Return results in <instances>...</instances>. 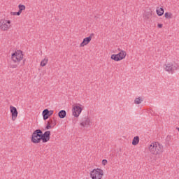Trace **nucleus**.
<instances>
[{"mask_svg":"<svg viewBox=\"0 0 179 179\" xmlns=\"http://www.w3.org/2000/svg\"><path fill=\"white\" fill-rule=\"evenodd\" d=\"M149 151L152 155H160L163 153V146L159 142H153L148 147Z\"/></svg>","mask_w":179,"mask_h":179,"instance_id":"nucleus-1","label":"nucleus"},{"mask_svg":"<svg viewBox=\"0 0 179 179\" xmlns=\"http://www.w3.org/2000/svg\"><path fill=\"white\" fill-rule=\"evenodd\" d=\"M41 134H43V131L40 129H36L33 132L31 138L32 143H40L41 142Z\"/></svg>","mask_w":179,"mask_h":179,"instance_id":"nucleus-2","label":"nucleus"},{"mask_svg":"<svg viewBox=\"0 0 179 179\" xmlns=\"http://www.w3.org/2000/svg\"><path fill=\"white\" fill-rule=\"evenodd\" d=\"M118 50L120 51L118 54L112 55L110 57L111 59H113V61H122V59H124V58L127 57V52L120 48L118 49Z\"/></svg>","mask_w":179,"mask_h":179,"instance_id":"nucleus-3","label":"nucleus"},{"mask_svg":"<svg viewBox=\"0 0 179 179\" xmlns=\"http://www.w3.org/2000/svg\"><path fill=\"white\" fill-rule=\"evenodd\" d=\"M12 61L16 64L23 59V52L21 50H17L11 55Z\"/></svg>","mask_w":179,"mask_h":179,"instance_id":"nucleus-4","label":"nucleus"},{"mask_svg":"<svg viewBox=\"0 0 179 179\" xmlns=\"http://www.w3.org/2000/svg\"><path fill=\"white\" fill-rule=\"evenodd\" d=\"M90 177L92 179H101L103 178V171L100 169H96L90 172Z\"/></svg>","mask_w":179,"mask_h":179,"instance_id":"nucleus-5","label":"nucleus"},{"mask_svg":"<svg viewBox=\"0 0 179 179\" xmlns=\"http://www.w3.org/2000/svg\"><path fill=\"white\" fill-rule=\"evenodd\" d=\"M164 69L166 72H169V73H174V71L178 69V64L171 62L168 63L165 65Z\"/></svg>","mask_w":179,"mask_h":179,"instance_id":"nucleus-6","label":"nucleus"},{"mask_svg":"<svg viewBox=\"0 0 179 179\" xmlns=\"http://www.w3.org/2000/svg\"><path fill=\"white\" fill-rule=\"evenodd\" d=\"M80 125L83 127V128H89L92 125V120L89 116L83 117L80 122Z\"/></svg>","mask_w":179,"mask_h":179,"instance_id":"nucleus-7","label":"nucleus"},{"mask_svg":"<svg viewBox=\"0 0 179 179\" xmlns=\"http://www.w3.org/2000/svg\"><path fill=\"white\" fill-rule=\"evenodd\" d=\"M0 29L3 30V31L9 30V29H10V20H1L0 21Z\"/></svg>","mask_w":179,"mask_h":179,"instance_id":"nucleus-8","label":"nucleus"},{"mask_svg":"<svg viewBox=\"0 0 179 179\" xmlns=\"http://www.w3.org/2000/svg\"><path fill=\"white\" fill-rule=\"evenodd\" d=\"M50 136H51V131H46L43 134H41V141H42L43 143H45L50 141Z\"/></svg>","mask_w":179,"mask_h":179,"instance_id":"nucleus-9","label":"nucleus"},{"mask_svg":"<svg viewBox=\"0 0 179 179\" xmlns=\"http://www.w3.org/2000/svg\"><path fill=\"white\" fill-rule=\"evenodd\" d=\"M72 111L73 115L78 118V117H79V115H80V113H82V108L78 106H73Z\"/></svg>","mask_w":179,"mask_h":179,"instance_id":"nucleus-10","label":"nucleus"},{"mask_svg":"<svg viewBox=\"0 0 179 179\" xmlns=\"http://www.w3.org/2000/svg\"><path fill=\"white\" fill-rule=\"evenodd\" d=\"M10 111L12 115V120L16 121V118H17V109L15 106H10Z\"/></svg>","mask_w":179,"mask_h":179,"instance_id":"nucleus-11","label":"nucleus"},{"mask_svg":"<svg viewBox=\"0 0 179 179\" xmlns=\"http://www.w3.org/2000/svg\"><path fill=\"white\" fill-rule=\"evenodd\" d=\"M52 114H54V110H49L48 109L43 110L42 113L43 120H48V118H50Z\"/></svg>","mask_w":179,"mask_h":179,"instance_id":"nucleus-12","label":"nucleus"},{"mask_svg":"<svg viewBox=\"0 0 179 179\" xmlns=\"http://www.w3.org/2000/svg\"><path fill=\"white\" fill-rule=\"evenodd\" d=\"M92 36H94V34H91L90 36L85 38L83 42L80 44V47H85V45H87V44L92 41Z\"/></svg>","mask_w":179,"mask_h":179,"instance_id":"nucleus-13","label":"nucleus"},{"mask_svg":"<svg viewBox=\"0 0 179 179\" xmlns=\"http://www.w3.org/2000/svg\"><path fill=\"white\" fill-rule=\"evenodd\" d=\"M48 124H50V125H51L54 128V127L57 125V120H55V118L53 117L52 119H50L48 121Z\"/></svg>","mask_w":179,"mask_h":179,"instance_id":"nucleus-14","label":"nucleus"},{"mask_svg":"<svg viewBox=\"0 0 179 179\" xmlns=\"http://www.w3.org/2000/svg\"><path fill=\"white\" fill-rule=\"evenodd\" d=\"M58 115L59 118H65L66 117V111L62 110L59 112Z\"/></svg>","mask_w":179,"mask_h":179,"instance_id":"nucleus-15","label":"nucleus"},{"mask_svg":"<svg viewBox=\"0 0 179 179\" xmlns=\"http://www.w3.org/2000/svg\"><path fill=\"white\" fill-rule=\"evenodd\" d=\"M138 143H139V136H136L133 138L132 145H134V146H136Z\"/></svg>","mask_w":179,"mask_h":179,"instance_id":"nucleus-16","label":"nucleus"},{"mask_svg":"<svg viewBox=\"0 0 179 179\" xmlns=\"http://www.w3.org/2000/svg\"><path fill=\"white\" fill-rule=\"evenodd\" d=\"M164 13V9L163 8L157 9V14L158 15V16H163Z\"/></svg>","mask_w":179,"mask_h":179,"instance_id":"nucleus-17","label":"nucleus"},{"mask_svg":"<svg viewBox=\"0 0 179 179\" xmlns=\"http://www.w3.org/2000/svg\"><path fill=\"white\" fill-rule=\"evenodd\" d=\"M47 64H48V58L45 57V59L41 62V66H45Z\"/></svg>","mask_w":179,"mask_h":179,"instance_id":"nucleus-18","label":"nucleus"},{"mask_svg":"<svg viewBox=\"0 0 179 179\" xmlns=\"http://www.w3.org/2000/svg\"><path fill=\"white\" fill-rule=\"evenodd\" d=\"M142 101H143V100H142V98L139 96L135 99L134 104H141Z\"/></svg>","mask_w":179,"mask_h":179,"instance_id":"nucleus-19","label":"nucleus"},{"mask_svg":"<svg viewBox=\"0 0 179 179\" xmlns=\"http://www.w3.org/2000/svg\"><path fill=\"white\" fill-rule=\"evenodd\" d=\"M18 8H19V10L18 11H20V13H22V10H26V6L25 5L20 4L18 6Z\"/></svg>","mask_w":179,"mask_h":179,"instance_id":"nucleus-20","label":"nucleus"},{"mask_svg":"<svg viewBox=\"0 0 179 179\" xmlns=\"http://www.w3.org/2000/svg\"><path fill=\"white\" fill-rule=\"evenodd\" d=\"M164 16L166 19H171L173 14H171V13H165Z\"/></svg>","mask_w":179,"mask_h":179,"instance_id":"nucleus-21","label":"nucleus"},{"mask_svg":"<svg viewBox=\"0 0 179 179\" xmlns=\"http://www.w3.org/2000/svg\"><path fill=\"white\" fill-rule=\"evenodd\" d=\"M22 13L18 12H11L10 14L13 15V16H20Z\"/></svg>","mask_w":179,"mask_h":179,"instance_id":"nucleus-22","label":"nucleus"},{"mask_svg":"<svg viewBox=\"0 0 179 179\" xmlns=\"http://www.w3.org/2000/svg\"><path fill=\"white\" fill-rule=\"evenodd\" d=\"M51 128H54L50 123H47V125L45 127V129H51Z\"/></svg>","mask_w":179,"mask_h":179,"instance_id":"nucleus-23","label":"nucleus"},{"mask_svg":"<svg viewBox=\"0 0 179 179\" xmlns=\"http://www.w3.org/2000/svg\"><path fill=\"white\" fill-rule=\"evenodd\" d=\"M108 162L107 159H103L102 160V164L103 166H106V164H107Z\"/></svg>","mask_w":179,"mask_h":179,"instance_id":"nucleus-24","label":"nucleus"},{"mask_svg":"<svg viewBox=\"0 0 179 179\" xmlns=\"http://www.w3.org/2000/svg\"><path fill=\"white\" fill-rule=\"evenodd\" d=\"M158 27L159 29H162V27H163V24H158Z\"/></svg>","mask_w":179,"mask_h":179,"instance_id":"nucleus-25","label":"nucleus"},{"mask_svg":"<svg viewBox=\"0 0 179 179\" xmlns=\"http://www.w3.org/2000/svg\"><path fill=\"white\" fill-rule=\"evenodd\" d=\"M144 19L148 20L149 19V17H148L147 15H144Z\"/></svg>","mask_w":179,"mask_h":179,"instance_id":"nucleus-26","label":"nucleus"},{"mask_svg":"<svg viewBox=\"0 0 179 179\" xmlns=\"http://www.w3.org/2000/svg\"><path fill=\"white\" fill-rule=\"evenodd\" d=\"M13 68H17V65H14Z\"/></svg>","mask_w":179,"mask_h":179,"instance_id":"nucleus-27","label":"nucleus"},{"mask_svg":"<svg viewBox=\"0 0 179 179\" xmlns=\"http://www.w3.org/2000/svg\"><path fill=\"white\" fill-rule=\"evenodd\" d=\"M73 123H74V124H76V121H73Z\"/></svg>","mask_w":179,"mask_h":179,"instance_id":"nucleus-28","label":"nucleus"},{"mask_svg":"<svg viewBox=\"0 0 179 179\" xmlns=\"http://www.w3.org/2000/svg\"><path fill=\"white\" fill-rule=\"evenodd\" d=\"M176 129H177V130L178 131V132H179V127H178Z\"/></svg>","mask_w":179,"mask_h":179,"instance_id":"nucleus-29","label":"nucleus"}]
</instances>
